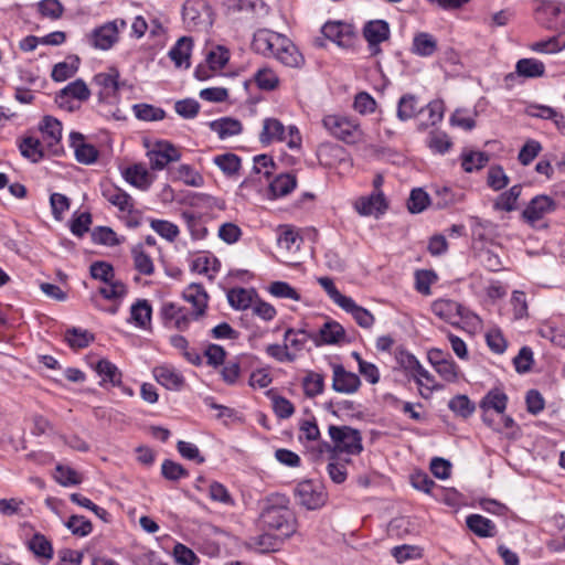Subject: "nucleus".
<instances>
[{"label":"nucleus","mask_w":565,"mask_h":565,"mask_svg":"<svg viewBox=\"0 0 565 565\" xmlns=\"http://www.w3.org/2000/svg\"><path fill=\"white\" fill-rule=\"evenodd\" d=\"M521 192H522L521 184H515V185L511 186L508 191L501 193L498 196V199L494 203V207L497 210L507 211V212H511V211L515 210V204H516L519 196L521 195Z\"/></svg>","instance_id":"obj_47"},{"label":"nucleus","mask_w":565,"mask_h":565,"mask_svg":"<svg viewBox=\"0 0 565 565\" xmlns=\"http://www.w3.org/2000/svg\"><path fill=\"white\" fill-rule=\"evenodd\" d=\"M322 125L333 137L348 145L359 142L362 136L360 124L345 116L327 115L322 119Z\"/></svg>","instance_id":"obj_3"},{"label":"nucleus","mask_w":565,"mask_h":565,"mask_svg":"<svg viewBox=\"0 0 565 565\" xmlns=\"http://www.w3.org/2000/svg\"><path fill=\"white\" fill-rule=\"evenodd\" d=\"M555 210L556 202L548 195L540 194L534 196L529 202L522 212V216L527 223L534 224L535 222L543 218L546 214L552 213Z\"/></svg>","instance_id":"obj_11"},{"label":"nucleus","mask_w":565,"mask_h":565,"mask_svg":"<svg viewBox=\"0 0 565 565\" xmlns=\"http://www.w3.org/2000/svg\"><path fill=\"white\" fill-rule=\"evenodd\" d=\"M468 529L479 537H493L497 534L495 524L481 514H470L466 519Z\"/></svg>","instance_id":"obj_28"},{"label":"nucleus","mask_w":565,"mask_h":565,"mask_svg":"<svg viewBox=\"0 0 565 565\" xmlns=\"http://www.w3.org/2000/svg\"><path fill=\"white\" fill-rule=\"evenodd\" d=\"M92 239L96 244L116 246L119 244L116 232L108 226H97L92 232Z\"/></svg>","instance_id":"obj_63"},{"label":"nucleus","mask_w":565,"mask_h":565,"mask_svg":"<svg viewBox=\"0 0 565 565\" xmlns=\"http://www.w3.org/2000/svg\"><path fill=\"white\" fill-rule=\"evenodd\" d=\"M539 334L550 340L559 348H565V330L552 323H544L539 329Z\"/></svg>","instance_id":"obj_60"},{"label":"nucleus","mask_w":565,"mask_h":565,"mask_svg":"<svg viewBox=\"0 0 565 565\" xmlns=\"http://www.w3.org/2000/svg\"><path fill=\"white\" fill-rule=\"evenodd\" d=\"M147 156L152 170H162L170 162L179 161L181 158L179 149L169 141H158Z\"/></svg>","instance_id":"obj_10"},{"label":"nucleus","mask_w":565,"mask_h":565,"mask_svg":"<svg viewBox=\"0 0 565 565\" xmlns=\"http://www.w3.org/2000/svg\"><path fill=\"white\" fill-rule=\"evenodd\" d=\"M284 36L285 35L267 29L257 30L253 36L252 49L256 53L266 56L269 54V45H273L275 42L279 45Z\"/></svg>","instance_id":"obj_26"},{"label":"nucleus","mask_w":565,"mask_h":565,"mask_svg":"<svg viewBox=\"0 0 565 565\" xmlns=\"http://www.w3.org/2000/svg\"><path fill=\"white\" fill-rule=\"evenodd\" d=\"M332 388L338 393L353 394L359 391L361 380L355 373L349 372L342 364L332 366Z\"/></svg>","instance_id":"obj_14"},{"label":"nucleus","mask_w":565,"mask_h":565,"mask_svg":"<svg viewBox=\"0 0 565 565\" xmlns=\"http://www.w3.org/2000/svg\"><path fill=\"white\" fill-rule=\"evenodd\" d=\"M125 180L139 190L146 191L150 188L152 179L142 164L128 167L124 172Z\"/></svg>","instance_id":"obj_31"},{"label":"nucleus","mask_w":565,"mask_h":565,"mask_svg":"<svg viewBox=\"0 0 565 565\" xmlns=\"http://www.w3.org/2000/svg\"><path fill=\"white\" fill-rule=\"evenodd\" d=\"M89 274L93 279L103 282H110L115 277L113 265L104 260H96L89 267Z\"/></svg>","instance_id":"obj_58"},{"label":"nucleus","mask_w":565,"mask_h":565,"mask_svg":"<svg viewBox=\"0 0 565 565\" xmlns=\"http://www.w3.org/2000/svg\"><path fill=\"white\" fill-rule=\"evenodd\" d=\"M65 341L74 350L87 348L95 340V335L88 330L72 327L65 331Z\"/></svg>","instance_id":"obj_37"},{"label":"nucleus","mask_w":565,"mask_h":565,"mask_svg":"<svg viewBox=\"0 0 565 565\" xmlns=\"http://www.w3.org/2000/svg\"><path fill=\"white\" fill-rule=\"evenodd\" d=\"M152 308L148 300L138 299L130 308V319L139 328H146L150 323Z\"/></svg>","instance_id":"obj_38"},{"label":"nucleus","mask_w":565,"mask_h":565,"mask_svg":"<svg viewBox=\"0 0 565 565\" xmlns=\"http://www.w3.org/2000/svg\"><path fill=\"white\" fill-rule=\"evenodd\" d=\"M321 32L327 39L341 47H350L354 40L353 26L340 21L327 22Z\"/></svg>","instance_id":"obj_15"},{"label":"nucleus","mask_w":565,"mask_h":565,"mask_svg":"<svg viewBox=\"0 0 565 565\" xmlns=\"http://www.w3.org/2000/svg\"><path fill=\"white\" fill-rule=\"evenodd\" d=\"M341 308L351 313L361 328L369 329L374 324V316L367 309L358 306L351 297L348 298L347 303H343Z\"/></svg>","instance_id":"obj_35"},{"label":"nucleus","mask_w":565,"mask_h":565,"mask_svg":"<svg viewBox=\"0 0 565 565\" xmlns=\"http://www.w3.org/2000/svg\"><path fill=\"white\" fill-rule=\"evenodd\" d=\"M328 433L333 443L334 451L353 456L363 451L362 434L359 429L347 425H330Z\"/></svg>","instance_id":"obj_2"},{"label":"nucleus","mask_w":565,"mask_h":565,"mask_svg":"<svg viewBox=\"0 0 565 565\" xmlns=\"http://www.w3.org/2000/svg\"><path fill=\"white\" fill-rule=\"evenodd\" d=\"M542 145L535 139H527L520 149L518 160L522 166H529L541 152Z\"/></svg>","instance_id":"obj_62"},{"label":"nucleus","mask_w":565,"mask_h":565,"mask_svg":"<svg viewBox=\"0 0 565 565\" xmlns=\"http://www.w3.org/2000/svg\"><path fill=\"white\" fill-rule=\"evenodd\" d=\"M315 333H310L305 329L288 328L285 331L284 340L295 352H299L305 349L308 340L313 341Z\"/></svg>","instance_id":"obj_42"},{"label":"nucleus","mask_w":565,"mask_h":565,"mask_svg":"<svg viewBox=\"0 0 565 565\" xmlns=\"http://www.w3.org/2000/svg\"><path fill=\"white\" fill-rule=\"evenodd\" d=\"M66 527L76 536H87L93 531L92 522L84 515H71L65 523Z\"/></svg>","instance_id":"obj_57"},{"label":"nucleus","mask_w":565,"mask_h":565,"mask_svg":"<svg viewBox=\"0 0 565 565\" xmlns=\"http://www.w3.org/2000/svg\"><path fill=\"white\" fill-rule=\"evenodd\" d=\"M431 203L428 193L422 189L416 188L411 191L407 200V209L412 214L422 213Z\"/></svg>","instance_id":"obj_48"},{"label":"nucleus","mask_w":565,"mask_h":565,"mask_svg":"<svg viewBox=\"0 0 565 565\" xmlns=\"http://www.w3.org/2000/svg\"><path fill=\"white\" fill-rule=\"evenodd\" d=\"M118 40V21L106 22L94 29L89 35L92 46L103 51L111 49Z\"/></svg>","instance_id":"obj_12"},{"label":"nucleus","mask_w":565,"mask_h":565,"mask_svg":"<svg viewBox=\"0 0 565 565\" xmlns=\"http://www.w3.org/2000/svg\"><path fill=\"white\" fill-rule=\"evenodd\" d=\"M131 257L135 269L145 276H151L154 273V264L149 253L146 252L142 243H138L131 248Z\"/></svg>","instance_id":"obj_29"},{"label":"nucleus","mask_w":565,"mask_h":565,"mask_svg":"<svg viewBox=\"0 0 565 565\" xmlns=\"http://www.w3.org/2000/svg\"><path fill=\"white\" fill-rule=\"evenodd\" d=\"M228 8L234 12L247 14H259L266 12V4L263 0H227Z\"/></svg>","instance_id":"obj_49"},{"label":"nucleus","mask_w":565,"mask_h":565,"mask_svg":"<svg viewBox=\"0 0 565 565\" xmlns=\"http://www.w3.org/2000/svg\"><path fill=\"white\" fill-rule=\"evenodd\" d=\"M173 178L190 186H201L203 177L189 164H180L173 172Z\"/></svg>","instance_id":"obj_51"},{"label":"nucleus","mask_w":565,"mask_h":565,"mask_svg":"<svg viewBox=\"0 0 565 565\" xmlns=\"http://www.w3.org/2000/svg\"><path fill=\"white\" fill-rule=\"evenodd\" d=\"M303 393L307 397H316L321 394L324 388V377L316 372H308L302 380Z\"/></svg>","instance_id":"obj_50"},{"label":"nucleus","mask_w":565,"mask_h":565,"mask_svg":"<svg viewBox=\"0 0 565 565\" xmlns=\"http://www.w3.org/2000/svg\"><path fill=\"white\" fill-rule=\"evenodd\" d=\"M508 404L507 394L500 388L490 390L481 399L480 408L482 409V420L489 427H491L495 431H501V428L494 426V420L491 419L488 415L490 409H493L498 414H503Z\"/></svg>","instance_id":"obj_9"},{"label":"nucleus","mask_w":565,"mask_h":565,"mask_svg":"<svg viewBox=\"0 0 565 565\" xmlns=\"http://www.w3.org/2000/svg\"><path fill=\"white\" fill-rule=\"evenodd\" d=\"M153 376L159 384L171 391H180L185 384L183 375L169 365L154 367Z\"/></svg>","instance_id":"obj_21"},{"label":"nucleus","mask_w":565,"mask_h":565,"mask_svg":"<svg viewBox=\"0 0 565 565\" xmlns=\"http://www.w3.org/2000/svg\"><path fill=\"white\" fill-rule=\"evenodd\" d=\"M286 140V128L284 124L276 118H266L263 122V129L259 134L262 145H270L274 141Z\"/></svg>","instance_id":"obj_22"},{"label":"nucleus","mask_w":565,"mask_h":565,"mask_svg":"<svg viewBox=\"0 0 565 565\" xmlns=\"http://www.w3.org/2000/svg\"><path fill=\"white\" fill-rule=\"evenodd\" d=\"M536 20L547 29L565 31V4L544 1L536 10Z\"/></svg>","instance_id":"obj_7"},{"label":"nucleus","mask_w":565,"mask_h":565,"mask_svg":"<svg viewBox=\"0 0 565 565\" xmlns=\"http://www.w3.org/2000/svg\"><path fill=\"white\" fill-rule=\"evenodd\" d=\"M182 20L188 30H206L212 25V9L206 0H186L182 7Z\"/></svg>","instance_id":"obj_5"},{"label":"nucleus","mask_w":565,"mask_h":565,"mask_svg":"<svg viewBox=\"0 0 565 565\" xmlns=\"http://www.w3.org/2000/svg\"><path fill=\"white\" fill-rule=\"evenodd\" d=\"M437 51L436 39L427 33L419 32L415 34L412 43V52L418 56L429 57Z\"/></svg>","instance_id":"obj_33"},{"label":"nucleus","mask_w":565,"mask_h":565,"mask_svg":"<svg viewBox=\"0 0 565 565\" xmlns=\"http://www.w3.org/2000/svg\"><path fill=\"white\" fill-rule=\"evenodd\" d=\"M295 498L298 504L307 510H317L326 503L327 494L323 492L320 483L312 480H303L297 484Z\"/></svg>","instance_id":"obj_6"},{"label":"nucleus","mask_w":565,"mask_h":565,"mask_svg":"<svg viewBox=\"0 0 565 565\" xmlns=\"http://www.w3.org/2000/svg\"><path fill=\"white\" fill-rule=\"evenodd\" d=\"M509 177L505 174L503 168L494 164L488 170L487 184L494 191H500L509 184Z\"/></svg>","instance_id":"obj_59"},{"label":"nucleus","mask_w":565,"mask_h":565,"mask_svg":"<svg viewBox=\"0 0 565 565\" xmlns=\"http://www.w3.org/2000/svg\"><path fill=\"white\" fill-rule=\"evenodd\" d=\"M297 185L296 175L292 173H280L269 183V191L275 198L289 194Z\"/></svg>","instance_id":"obj_39"},{"label":"nucleus","mask_w":565,"mask_h":565,"mask_svg":"<svg viewBox=\"0 0 565 565\" xmlns=\"http://www.w3.org/2000/svg\"><path fill=\"white\" fill-rule=\"evenodd\" d=\"M448 407L451 412L458 416H461L462 418L470 417L476 411V406L469 399V397L461 394L452 397L448 403Z\"/></svg>","instance_id":"obj_52"},{"label":"nucleus","mask_w":565,"mask_h":565,"mask_svg":"<svg viewBox=\"0 0 565 565\" xmlns=\"http://www.w3.org/2000/svg\"><path fill=\"white\" fill-rule=\"evenodd\" d=\"M529 47L536 53H557L565 49V31H559L547 40L534 42Z\"/></svg>","instance_id":"obj_36"},{"label":"nucleus","mask_w":565,"mask_h":565,"mask_svg":"<svg viewBox=\"0 0 565 565\" xmlns=\"http://www.w3.org/2000/svg\"><path fill=\"white\" fill-rule=\"evenodd\" d=\"M221 366L222 370L220 373L223 382L231 386L237 384L242 372V363L239 358L236 356L233 360H227Z\"/></svg>","instance_id":"obj_53"},{"label":"nucleus","mask_w":565,"mask_h":565,"mask_svg":"<svg viewBox=\"0 0 565 565\" xmlns=\"http://www.w3.org/2000/svg\"><path fill=\"white\" fill-rule=\"evenodd\" d=\"M119 74L116 68L107 73H98L94 76L92 86L99 103L114 105L127 103L131 99L134 87L126 82H119Z\"/></svg>","instance_id":"obj_1"},{"label":"nucleus","mask_w":565,"mask_h":565,"mask_svg":"<svg viewBox=\"0 0 565 565\" xmlns=\"http://www.w3.org/2000/svg\"><path fill=\"white\" fill-rule=\"evenodd\" d=\"M490 157L484 151H469L461 156V167L465 172L480 170L489 162Z\"/></svg>","instance_id":"obj_44"},{"label":"nucleus","mask_w":565,"mask_h":565,"mask_svg":"<svg viewBox=\"0 0 565 565\" xmlns=\"http://www.w3.org/2000/svg\"><path fill=\"white\" fill-rule=\"evenodd\" d=\"M280 50L276 53V58L289 67H300L305 58L296 45L286 36L282 38Z\"/></svg>","instance_id":"obj_23"},{"label":"nucleus","mask_w":565,"mask_h":565,"mask_svg":"<svg viewBox=\"0 0 565 565\" xmlns=\"http://www.w3.org/2000/svg\"><path fill=\"white\" fill-rule=\"evenodd\" d=\"M209 498L214 502H218L227 507L235 505V500L227 488L217 481H212L209 484Z\"/></svg>","instance_id":"obj_56"},{"label":"nucleus","mask_w":565,"mask_h":565,"mask_svg":"<svg viewBox=\"0 0 565 565\" xmlns=\"http://www.w3.org/2000/svg\"><path fill=\"white\" fill-rule=\"evenodd\" d=\"M228 60V50L222 45H216L206 53L204 62H206L213 70L220 72L226 65Z\"/></svg>","instance_id":"obj_54"},{"label":"nucleus","mask_w":565,"mask_h":565,"mask_svg":"<svg viewBox=\"0 0 565 565\" xmlns=\"http://www.w3.org/2000/svg\"><path fill=\"white\" fill-rule=\"evenodd\" d=\"M70 145L74 149L77 162L89 166L97 161L99 151L94 145L85 142L83 134L72 131L70 134Z\"/></svg>","instance_id":"obj_16"},{"label":"nucleus","mask_w":565,"mask_h":565,"mask_svg":"<svg viewBox=\"0 0 565 565\" xmlns=\"http://www.w3.org/2000/svg\"><path fill=\"white\" fill-rule=\"evenodd\" d=\"M161 473L167 480L178 481L189 476V471L180 463L166 459L161 465Z\"/></svg>","instance_id":"obj_64"},{"label":"nucleus","mask_w":565,"mask_h":565,"mask_svg":"<svg viewBox=\"0 0 565 565\" xmlns=\"http://www.w3.org/2000/svg\"><path fill=\"white\" fill-rule=\"evenodd\" d=\"M260 522L268 530L278 531L282 536H290L295 531V518L285 505H268L260 514Z\"/></svg>","instance_id":"obj_4"},{"label":"nucleus","mask_w":565,"mask_h":565,"mask_svg":"<svg viewBox=\"0 0 565 565\" xmlns=\"http://www.w3.org/2000/svg\"><path fill=\"white\" fill-rule=\"evenodd\" d=\"M19 150L22 157L34 163L41 161L44 157L42 143L34 137L22 138L19 142Z\"/></svg>","instance_id":"obj_40"},{"label":"nucleus","mask_w":565,"mask_h":565,"mask_svg":"<svg viewBox=\"0 0 565 565\" xmlns=\"http://www.w3.org/2000/svg\"><path fill=\"white\" fill-rule=\"evenodd\" d=\"M253 291L245 288H232L227 292V300L232 308L236 310H246L252 306Z\"/></svg>","instance_id":"obj_45"},{"label":"nucleus","mask_w":565,"mask_h":565,"mask_svg":"<svg viewBox=\"0 0 565 565\" xmlns=\"http://www.w3.org/2000/svg\"><path fill=\"white\" fill-rule=\"evenodd\" d=\"M345 337L344 328L334 320L326 321L318 333H315L313 342L317 347L323 344H339Z\"/></svg>","instance_id":"obj_20"},{"label":"nucleus","mask_w":565,"mask_h":565,"mask_svg":"<svg viewBox=\"0 0 565 565\" xmlns=\"http://www.w3.org/2000/svg\"><path fill=\"white\" fill-rule=\"evenodd\" d=\"M193 46V40L190 36L180 38L169 51V57L177 67L190 66V56Z\"/></svg>","instance_id":"obj_24"},{"label":"nucleus","mask_w":565,"mask_h":565,"mask_svg":"<svg viewBox=\"0 0 565 565\" xmlns=\"http://www.w3.org/2000/svg\"><path fill=\"white\" fill-rule=\"evenodd\" d=\"M354 207L360 215L369 216L385 213L388 203L382 191H374L367 196H360L355 201Z\"/></svg>","instance_id":"obj_17"},{"label":"nucleus","mask_w":565,"mask_h":565,"mask_svg":"<svg viewBox=\"0 0 565 565\" xmlns=\"http://www.w3.org/2000/svg\"><path fill=\"white\" fill-rule=\"evenodd\" d=\"M213 161L223 173L230 177L239 171L242 163L241 158L232 152L215 156Z\"/></svg>","instance_id":"obj_46"},{"label":"nucleus","mask_w":565,"mask_h":565,"mask_svg":"<svg viewBox=\"0 0 565 565\" xmlns=\"http://www.w3.org/2000/svg\"><path fill=\"white\" fill-rule=\"evenodd\" d=\"M435 202L433 203L436 209L443 210L450 205L456 204L461 200L462 194H457L449 186H437L435 190Z\"/></svg>","instance_id":"obj_55"},{"label":"nucleus","mask_w":565,"mask_h":565,"mask_svg":"<svg viewBox=\"0 0 565 565\" xmlns=\"http://www.w3.org/2000/svg\"><path fill=\"white\" fill-rule=\"evenodd\" d=\"M212 131L216 132L220 139H226L237 136L243 131V125L239 120L232 117H222L209 122Z\"/></svg>","instance_id":"obj_27"},{"label":"nucleus","mask_w":565,"mask_h":565,"mask_svg":"<svg viewBox=\"0 0 565 565\" xmlns=\"http://www.w3.org/2000/svg\"><path fill=\"white\" fill-rule=\"evenodd\" d=\"M281 540L273 534L263 533L256 536L249 537L245 546L249 551H254L260 554L271 553L279 550Z\"/></svg>","instance_id":"obj_25"},{"label":"nucleus","mask_w":565,"mask_h":565,"mask_svg":"<svg viewBox=\"0 0 565 565\" xmlns=\"http://www.w3.org/2000/svg\"><path fill=\"white\" fill-rule=\"evenodd\" d=\"M95 372L102 377L100 385L110 383L113 386H121L122 374L109 360L100 359L94 366Z\"/></svg>","instance_id":"obj_30"},{"label":"nucleus","mask_w":565,"mask_h":565,"mask_svg":"<svg viewBox=\"0 0 565 565\" xmlns=\"http://www.w3.org/2000/svg\"><path fill=\"white\" fill-rule=\"evenodd\" d=\"M431 311L444 321L458 326L460 320L467 319L469 310L461 303L451 299H437L431 303Z\"/></svg>","instance_id":"obj_8"},{"label":"nucleus","mask_w":565,"mask_h":565,"mask_svg":"<svg viewBox=\"0 0 565 565\" xmlns=\"http://www.w3.org/2000/svg\"><path fill=\"white\" fill-rule=\"evenodd\" d=\"M28 547L38 558H43L46 563L53 558L54 550L52 543L41 533H35L28 541Z\"/></svg>","instance_id":"obj_34"},{"label":"nucleus","mask_w":565,"mask_h":565,"mask_svg":"<svg viewBox=\"0 0 565 565\" xmlns=\"http://www.w3.org/2000/svg\"><path fill=\"white\" fill-rule=\"evenodd\" d=\"M183 298L190 302L194 310L192 311V318L194 320L203 317L207 309L209 295L201 284L192 282L183 291Z\"/></svg>","instance_id":"obj_18"},{"label":"nucleus","mask_w":565,"mask_h":565,"mask_svg":"<svg viewBox=\"0 0 565 565\" xmlns=\"http://www.w3.org/2000/svg\"><path fill=\"white\" fill-rule=\"evenodd\" d=\"M103 196L121 212L131 213L134 207L132 198L124 190L113 186L103 190Z\"/></svg>","instance_id":"obj_32"},{"label":"nucleus","mask_w":565,"mask_h":565,"mask_svg":"<svg viewBox=\"0 0 565 565\" xmlns=\"http://www.w3.org/2000/svg\"><path fill=\"white\" fill-rule=\"evenodd\" d=\"M71 62L64 61L54 65L51 77L55 82H64L71 77H73L79 66V57L72 56L70 57Z\"/></svg>","instance_id":"obj_43"},{"label":"nucleus","mask_w":565,"mask_h":565,"mask_svg":"<svg viewBox=\"0 0 565 565\" xmlns=\"http://www.w3.org/2000/svg\"><path fill=\"white\" fill-rule=\"evenodd\" d=\"M89 95L90 92L83 79H76L61 90V96H70L79 102L87 100Z\"/></svg>","instance_id":"obj_61"},{"label":"nucleus","mask_w":565,"mask_h":565,"mask_svg":"<svg viewBox=\"0 0 565 565\" xmlns=\"http://www.w3.org/2000/svg\"><path fill=\"white\" fill-rule=\"evenodd\" d=\"M363 35L369 43L371 53L376 55L381 52L380 43L390 38V25L384 20L369 21L363 28Z\"/></svg>","instance_id":"obj_13"},{"label":"nucleus","mask_w":565,"mask_h":565,"mask_svg":"<svg viewBox=\"0 0 565 565\" xmlns=\"http://www.w3.org/2000/svg\"><path fill=\"white\" fill-rule=\"evenodd\" d=\"M39 129L51 152L57 156L60 153L58 146L62 139V124L52 116H44L39 125Z\"/></svg>","instance_id":"obj_19"},{"label":"nucleus","mask_w":565,"mask_h":565,"mask_svg":"<svg viewBox=\"0 0 565 565\" xmlns=\"http://www.w3.org/2000/svg\"><path fill=\"white\" fill-rule=\"evenodd\" d=\"M515 65L523 78H539L545 74L544 63L536 58H521Z\"/></svg>","instance_id":"obj_41"}]
</instances>
